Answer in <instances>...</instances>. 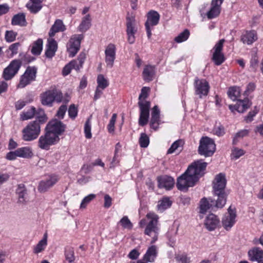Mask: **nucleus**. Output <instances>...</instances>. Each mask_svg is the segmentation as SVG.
I'll use <instances>...</instances> for the list:
<instances>
[{
  "instance_id": "30",
  "label": "nucleus",
  "mask_w": 263,
  "mask_h": 263,
  "mask_svg": "<svg viewBox=\"0 0 263 263\" xmlns=\"http://www.w3.org/2000/svg\"><path fill=\"white\" fill-rule=\"evenodd\" d=\"M44 0H30L26 4L28 9L33 13H36L42 8Z\"/></svg>"
},
{
  "instance_id": "26",
  "label": "nucleus",
  "mask_w": 263,
  "mask_h": 263,
  "mask_svg": "<svg viewBox=\"0 0 263 263\" xmlns=\"http://www.w3.org/2000/svg\"><path fill=\"white\" fill-rule=\"evenodd\" d=\"M58 49L57 42L51 37L49 38L46 45L45 51L46 57L48 58H52L54 56Z\"/></svg>"
},
{
  "instance_id": "11",
  "label": "nucleus",
  "mask_w": 263,
  "mask_h": 263,
  "mask_svg": "<svg viewBox=\"0 0 263 263\" xmlns=\"http://www.w3.org/2000/svg\"><path fill=\"white\" fill-rule=\"evenodd\" d=\"M83 37L84 36L82 34H74L70 37L67 45L69 56L73 57L77 53L80 49L81 42Z\"/></svg>"
},
{
  "instance_id": "14",
  "label": "nucleus",
  "mask_w": 263,
  "mask_h": 263,
  "mask_svg": "<svg viewBox=\"0 0 263 263\" xmlns=\"http://www.w3.org/2000/svg\"><path fill=\"white\" fill-rule=\"evenodd\" d=\"M194 88L195 95L201 98L208 95L210 85L206 80L196 78L194 81Z\"/></svg>"
},
{
  "instance_id": "22",
  "label": "nucleus",
  "mask_w": 263,
  "mask_h": 263,
  "mask_svg": "<svg viewBox=\"0 0 263 263\" xmlns=\"http://www.w3.org/2000/svg\"><path fill=\"white\" fill-rule=\"evenodd\" d=\"M139 106L140 110L139 124L143 126L148 122L150 106L148 104L144 105L141 103L140 106Z\"/></svg>"
},
{
  "instance_id": "3",
  "label": "nucleus",
  "mask_w": 263,
  "mask_h": 263,
  "mask_svg": "<svg viewBox=\"0 0 263 263\" xmlns=\"http://www.w3.org/2000/svg\"><path fill=\"white\" fill-rule=\"evenodd\" d=\"M37 114L36 120L30 122L22 130V138L25 141H31L36 139L41 133L40 124L47 120V117L43 109H40Z\"/></svg>"
},
{
  "instance_id": "38",
  "label": "nucleus",
  "mask_w": 263,
  "mask_h": 263,
  "mask_svg": "<svg viewBox=\"0 0 263 263\" xmlns=\"http://www.w3.org/2000/svg\"><path fill=\"white\" fill-rule=\"evenodd\" d=\"M85 59V54L84 53H81L79 54L77 60L71 61L70 63L73 69H74L78 71L82 67Z\"/></svg>"
},
{
  "instance_id": "15",
  "label": "nucleus",
  "mask_w": 263,
  "mask_h": 263,
  "mask_svg": "<svg viewBox=\"0 0 263 263\" xmlns=\"http://www.w3.org/2000/svg\"><path fill=\"white\" fill-rule=\"evenodd\" d=\"M236 211L230 206L228 210V213L224 215L222 219V224L224 229L229 231L232 228L236 222Z\"/></svg>"
},
{
  "instance_id": "17",
  "label": "nucleus",
  "mask_w": 263,
  "mask_h": 263,
  "mask_svg": "<svg viewBox=\"0 0 263 263\" xmlns=\"http://www.w3.org/2000/svg\"><path fill=\"white\" fill-rule=\"evenodd\" d=\"M21 63L16 60L12 61L9 66L6 68L3 72L4 78L9 80L12 78L18 71Z\"/></svg>"
},
{
  "instance_id": "18",
  "label": "nucleus",
  "mask_w": 263,
  "mask_h": 263,
  "mask_svg": "<svg viewBox=\"0 0 263 263\" xmlns=\"http://www.w3.org/2000/svg\"><path fill=\"white\" fill-rule=\"evenodd\" d=\"M58 180L55 175L48 176L45 179L40 181L38 186L39 191L41 193L47 191L57 182Z\"/></svg>"
},
{
  "instance_id": "6",
  "label": "nucleus",
  "mask_w": 263,
  "mask_h": 263,
  "mask_svg": "<svg viewBox=\"0 0 263 263\" xmlns=\"http://www.w3.org/2000/svg\"><path fill=\"white\" fill-rule=\"evenodd\" d=\"M216 150L214 141L208 137H202L200 140L198 152L201 155L210 157L213 155Z\"/></svg>"
},
{
  "instance_id": "44",
  "label": "nucleus",
  "mask_w": 263,
  "mask_h": 263,
  "mask_svg": "<svg viewBox=\"0 0 263 263\" xmlns=\"http://www.w3.org/2000/svg\"><path fill=\"white\" fill-rule=\"evenodd\" d=\"M35 114V108L31 107L26 111H24L20 115V118L22 121L27 120L33 118Z\"/></svg>"
},
{
  "instance_id": "7",
  "label": "nucleus",
  "mask_w": 263,
  "mask_h": 263,
  "mask_svg": "<svg viewBox=\"0 0 263 263\" xmlns=\"http://www.w3.org/2000/svg\"><path fill=\"white\" fill-rule=\"evenodd\" d=\"M126 21L127 41L130 44H133L135 42L136 34L138 32L139 25L134 16H127Z\"/></svg>"
},
{
  "instance_id": "57",
  "label": "nucleus",
  "mask_w": 263,
  "mask_h": 263,
  "mask_svg": "<svg viewBox=\"0 0 263 263\" xmlns=\"http://www.w3.org/2000/svg\"><path fill=\"white\" fill-rule=\"evenodd\" d=\"M68 111L69 117L72 119H75L78 115V109L74 104L69 106Z\"/></svg>"
},
{
  "instance_id": "1",
  "label": "nucleus",
  "mask_w": 263,
  "mask_h": 263,
  "mask_svg": "<svg viewBox=\"0 0 263 263\" xmlns=\"http://www.w3.org/2000/svg\"><path fill=\"white\" fill-rule=\"evenodd\" d=\"M206 166L207 163L202 160L193 162L185 173L178 178L177 188L180 191H183L194 186L199 178L204 174Z\"/></svg>"
},
{
  "instance_id": "23",
  "label": "nucleus",
  "mask_w": 263,
  "mask_h": 263,
  "mask_svg": "<svg viewBox=\"0 0 263 263\" xmlns=\"http://www.w3.org/2000/svg\"><path fill=\"white\" fill-rule=\"evenodd\" d=\"M258 39L257 34L254 30L245 31L241 35V41L248 45H252Z\"/></svg>"
},
{
  "instance_id": "8",
  "label": "nucleus",
  "mask_w": 263,
  "mask_h": 263,
  "mask_svg": "<svg viewBox=\"0 0 263 263\" xmlns=\"http://www.w3.org/2000/svg\"><path fill=\"white\" fill-rule=\"evenodd\" d=\"M160 20V15L156 11L151 10L147 14V20L145 23L146 34L149 40L152 36V30L154 26L158 25Z\"/></svg>"
},
{
  "instance_id": "12",
  "label": "nucleus",
  "mask_w": 263,
  "mask_h": 263,
  "mask_svg": "<svg viewBox=\"0 0 263 263\" xmlns=\"http://www.w3.org/2000/svg\"><path fill=\"white\" fill-rule=\"evenodd\" d=\"M60 140L55 136H51L46 132L40 136L38 140V146L42 149L48 150L51 145L57 143Z\"/></svg>"
},
{
  "instance_id": "55",
  "label": "nucleus",
  "mask_w": 263,
  "mask_h": 263,
  "mask_svg": "<svg viewBox=\"0 0 263 263\" xmlns=\"http://www.w3.org/2000/svg\"><path fill=\"white\" fill-rule=\"evenodd\" d=\"M17 33L13 31H6L5 32V39L8 42L14 41L16 38Z\"/></svg>"
},
{
  "instance_id": "10",
  "label": "nucleus",
  "mask_w": 263,
  "mask_h": 263,
  "mask_svg": "<svg viewBox=\"0 0 263 263\" xmlns=\"http://www.w3.org/2000/svg\"><path fill=\"white\" fill-rule=\"evenodd\" d=\"M224 42V39L220 40L216 43L211 50L212 60L216 65H221L225 60L224 54L222 52Z\"/></svg>"
},
{
  "instance_id": "40",
  "label": "nucleus",
  "mask_w": 263,
  "mask_h": 263,
  "mask_svg": "<svg viewBox=\"0 0 263 263\" xmlns=\"http://www.w3.org/2000/svg\"><path fill=\"white\" fill-rule=\"evenodd\" d=\"M149 91V88L147 87H143L141 90V93L139 97V106H140L141 103L144 105H146L148 104L149 106H150V102L148 101H145V99L147 98L148 96V93Z\"/></svg>"
},
{
  "instance_id": "31",
  "label": "nucleus",
  "mask_w": 263,
  "mask_h": 263,
  "mask_svg": "<svg viewBox=\"0 0 263 263\" xmlns=\"http://www.w3.org/2000/svg\"><path fill=\"white\" fill-rule=\"evenodd\" d=\"M248 256L251 261H261L263 258V250L258 248H254L248 251Z\"/></svg>"
},
{
  "instance_id": "24",
  "label": "nucleus",
  "mask_w": 263,
  "mask_h": 263,
  "mask_svg": "<svg viewBox=\"0 0 263 263\" xmlns=\"http://www.w3.org/2000/svg\"><path fill=\"white\" fill-rule=\"evenodd\" d=\"M158 252V247L156 245H152L147 248L143 259L146 262H154L157 256Z\"/></svg>"
},
{
  "instance_id": "47",
  "label": "nucleus",
  "mask_w": 263,
  "mask_h": 263,
  "mask_svg": "<svg viewBox=\"0 0 263 263\" xmlns=\"http://www.w3.org/2000/svg\"><path fill=\"white\" fill-rule=\"evenodd\" d=\"M97 82V87L101 88L102 90H104L109 85L108 80L102 74L98 75Z\"/></svg>"
},
{
  "instance_id": "36",
  "label": "nucleus",
  "mask_w": 263,
  "mask_h": 263,
  "mask_svg": "<svg viewBox=\"0 0 263 263\" xmlns=\"http://www.w3.org/2000/svg\"><path fill=\"white\" fill-rule=\"evenodd\" d=\"M172 204V201L168 197H164L160 200L157 204L158 211L161 212H163L166 209L169 208Z\"/></svg>"
},
{
  "instance_id": "13",
  "label": "nucleus",
  "mask_w": 263,
  "mask_h": 263,
  "mask_svg": "<svg viewBox=\"0 0 263 263\" xmlns=\"http://www.w3.org/2000/svg\"><path fill=\"white\" fill-rule=\"evenodd\" d=\"M36 67L34 66L28 67L23 75L21 77L18 85V87L24 88L30 84L31 82L34 81L36 77Z\"/></svg>"
},
{
  "instance_id": "42",
  "label": "nucleus",
  "mask_w": 263,
  "mask_h": 263,
  "mask_svg": "<svg viewBox=\"0 0 263 263\" xmlns=\"http://www.w3.org/2000/svg\"><path fill=\"white\" fill-rule=\"evenodd\" d=\"M13 25L24 26L26 25L25 16L24 14H18L14 15L11 21Z\"/></svg>"
},
{
  "instance_id": "41",
  "label": "nucleus",
  "mask_w": 263,
  "mask_h": 263,
  "mask_svg": "<svg viewBox=\"0 0 263 263\" xmlns=\"http://www.w3.org/2000/svg\"><path fill=\"white\" fill-rule=\"evenodd\" d=\"M250 130L247 129H243L239 130L234 135L233 137L232 144L236 145L240 140L248 136Z\"/></svg>"
},
{
  "instance_id": "25",
  "label": "nucleus",
  "mask_w": 263,
  "mask_h": 263,
  "mask_svg": "<svg viewBox=\"0 0 263 263\" xmlns=\"http://www.w3.org/2000/svg\"><path fill=\"white\" fill-rule=\"evenodd\" d=\"M158 186L159 188H164L167 190H171L174 185V179L173 178L163 176L158 178Z\"/></svg>"
},
{
  "instance_id": "19",
  "label": "nucleus",
  "mask_w": 263,
  "mask_h": 263,
  "mask_svg": "<svg viewBox=\"0 0 263 263\" xmlns=\"http://www.w3.org/2000/svg\"><path fill=\"white\" fill-rule=\"evenodd\" d=\"M204 224L210 231H213L220 226V220L218 217L214 214H210L206 216Z\"/></svg>"
},
{
  "instance_id": "50",
  "label": "nucleus",
  "mask_w": 263,
  "mask_h": 263,
  "mask_svg": "<svg viewBox=\"0 0 263 263\" xmlns=\"http://www.w3.org/2000/svg\"><path fill=\"white\" fill-rule=\"evenodd\" d=\"M96 197V195L94 194H90L85 197L81 203L80 208L82 209H85L87 204L93 200Z\"/></svg>"
},
{
  "instance_id": "59",
  "label": "nucleus",
  "mask_w": 263,
  "mask_h": 263,
  "mask_svg": "<svg viewBox=\"0 0 263 263\" xmlns=\"http://www.w3.org/2000/svg\"><path fill=\"white\" fill-rule=\"evenodd\" d=\"M256 86L253 83H250L247 86L246 90L244 92L245 96H248L255 89Z\"/></svg>"
},
{
  "instance_id": "61",
  "label": "nucleus",
  "mask_w": 263,
  "mask_h": 263,
  "mask_svg": "<svg viewBox=\"0 0 263 263\" xmlns=\"http://www.w3.org/2000/svg\"><path fill=\"white\" fill-rule=\"evenodd\" d=\"M19 46L20 44L18 43H14L10 46L9 50L11 52L10 54L11 57L17 54Z\"/></svg>"
},
{
  "instance_id": "27",
  "label": "nucleus",
  "mask_w": 263,
  "mask_h": 263,
  "mask_svg": "<svg viewBox=\"0 0 263 263\" xmlns=\"http://www.w3.org/2000/svg\"><path fill=\"white\" fill-rule=\"evenodd\" d=\"M92 17L90 14H87L81 18V22L78 27V31L81 32H85L91 26Z\"/></svg>"
},
{
  "instance_id": "32",
  "label": "nucleus",
  "mask_w": 263,
  "mask_h": 263,
  "mask_svg": "<svg viewBox=\"0 0 263 263\" xmlns=\"http://www.w3.org/2000/svg\"><path fill=\"white\" fill-rule=\"evenodd\" d=\"M155 73V67L152 65H146L144 68L142 76L143 80L147 82L153 80Z\"/></svg>"
},
{
  "instance_id": "35",
  "label": "nucleus",
  "mask_w": 263,
  "mask_h": 263,
  "mask_svg": "<svg viewBox=\"0 0 263 263\" xmlns=\"http://www.w3.org/2000/svg\"><path fill=\"white\" fill-rule=\"evenodd\" d=\"M16 193L18 196V200L20 203H24L26 200L27 191L24 184L18 185L16 190Z\"/></svg>"
},
{
  "instance_id": "49",
  "label": "nucleus",
  "mask_w": 263,
  "mask_h": 263,
  "mask_svg": "<svg viewBox=\"0 0 263 263\" xmlns=\"http://www.w3.org/2000/svg\"><path fill=\"white\" fill-rule=\"evenodd\" d=\"M139 142L141 147H147L149 143V137L145 133H141L139 138Z\"/></svg>"
},
{
  "instance_id": "16",
  "label": "nucleus",
  "mask_w": 263,
  "mask_h": 263,
  "mask_svg": "<svg viewBox=\"0 0 263 263\" xmlns=\"http://www.w3.org/2000/svg\"><path fill=\"white\" fill-rule=\"evenodd\" d=\"M105 62L106 66L112 68L116 59V47L115 44L110 43L106 46L105 49Z\"/></svg>"
},
{
  "instance_id": "4",
  "label": "nucleus",
  "mask_w": 263,
  "mask_h": 263,
  "mask_svg": "<svg viewBox=\"0 0 263 263\" xmlns=\"http://www.w3.org/2000/svg\"><path fill=\"white\" fill-rule=\"evenodd\" d=\"M226 179L224 174L220 173L216 176L213 182V192L217 198L215 200V206L217 208H223L226 203L227 194L225 192Z\"/></svg>"
},
{
  "instance_id": "52",
  "label": "nucleus",
  "mask_w": 263,
  "mask_h": 263,
  "mask_svg": "<svg viewBox=\"0 0 263 263\" xmlns=\"http://www.w3.org/2000/svg\"><path fill=\"white\" fill-rule=\"evenodd\" d=\"M245 153L244 150L237 147H234L232 150L231 158L233 159L236 160L243 156Z\"/></svg>"
},
{
  "instance_id": "34",
  "label": "nucleus",
  "mask_w": 263,
  "mask_h": 263,
  "mask_svg": "<svg viewBox=\"0 0 263 263\" xmlns=\"http://www.w3.org/2000/svg\"><path fill=\"white\" fill-rule=\"evenodd\" d=\"M251 105V102L248 98L243 100H238L236 103V109L238 112L242 113L248 109Z\"/></svg>"
},
{
  "instance_id": "58",
  "label": "nucleus",
  "mask_w": 263,
  "mask_h": 263,
  "mask_svg": "<svg viewBox=\"0 0 263 263\" xmlns=\"http://www.w3.org/2000/svg\"><path fill=\"white\" fill-rule=\"evenodd\" d=\"M67 110V106L65 105H61L57 113V116L60 119H63Z\"/></svg>"
},
{
  "instance_id": "20",
  "label": "nucleus",
  "mask_w": 263,
  "mask_h": 263,
  "mask_svg": "<svg viewBox=\"0 0 263 263\" xmlns=\"http://www.w3.org/2000/svg\"><path fill=\"white\" fill-rule=\"evenodd\" d=\"M223 0H212L211 7L206 13L209 19H212L218 16L220 12L221 5Z\"/></svg>"
},
{
  "instance_id": "48",
  "label": "nucleus",
  "mask_w": 263,
  "mask_h": 263,
  "mask_svg": "<svg viewBox=\"0 0 263 263\" xmlns=\"http://www.w3.org/2000/svg\"><path fill=\"white\" fill-rule=\"evenodd\" d=\"M190 36V32L187 29L184 30L175 38V41L180 43L186 41Z\"/></svg>"
},
{
  "instance_id": "39",
  "label": "nucleus",
  "mask_w": 263,
  "mask_h": 263,
  "mask_svg": "<svg viewBox=\"0 0 263 263\" xmlns=\"http://www.w3.org/2000/svg\"><path fill=\"white\" fill-rule=\"evenodd\" d=\"M43 42L42 39H39L32 43L31 49V53L34 55H40L43 49Z\"/></svg>"
},
{
  "instance_id": "28",
  "label": "nucleus",
  "mask_w": 263,
  "mask_h": 263,
  "mask_svg": "<svg viewBox=\"0 0 263 263\" xmlns=\"http://www.w3.org/2000/svg\"><path fill=\"white\" fill-rule=\"evenodd\" d=\"M66 29L65 25L61 20H56L50 28L49 32L50 37H53L55 34L59 32H63Z\"/></svg>"
},
{
  "instance_id": "45",
  "label": "nucleus",
  "mask_w": 263,
  "mask_h": 263,
  "mask_svg": "<svg viewBox=\"0 0 263 263\" xmlns=\"http://www.w3.org/2000/svg\"><path fill=\"white\" fill-rule=\"evenodd\" d=\"M183 142L181 140L175 141L167 151V154H173L176 151L180 152L183 147Z\"/></svg>"
},
{
  "instance_id": "43",
  "label": "nucleus",
  "mask_w": 263,
  "mask_h": 263,
  "mask_svg": "<svg viewBox=\"0 0 263 263\" xmlns=\"http://www.w3.org/2000/svg\"><path fill=\"white\" fill-rule=\"evenodd\" d=\"M240 94V87L237 86L231 87L228 91L229 97L233 101H235Z\"/></svg>"
},
{
  "instance_id": "56",
  "label": "nucleus",
  "mask_w": 263,
  "mask_h": 263,
  "mask_svg": "<svg viewBox=\"0 0 263 263\" xmlns=\"http://www.w3.org/2000/svg\"><path fill=\"white\" fill-rule=\"evenodd\" d=\"M52 91L54 92L53 95L54 101L57 102H61L65 101V100L63 99L62 93L60 90H58L55 88H53Z\"/></svg>"
},
{
  "instance_id": "51",
  "label": "nucleus",
  "mask_w": 263,
  "mask_h": 263,
  "mask_svg": "<svg viewBox=\"0 0 263 263\" xmlns=\"http://www.w3.org/2000/svg\"><path fill=\"white\" fill-rule=\"evenodd\" d=\"M91 125L90 119L88 118L86 121L84 125V134L86 138L90 139L92 137L91 134Z\"/></svg>"
},
{
  "instance_id": "63",
  "label": "nucleus",
  "mask_w": 263,
  "mask_h": 263,
  "mask_svg": "<svg viewBox=\"0 0 263 263\" xmlns=\"http://www.w3.org/2000/svg\"><path fill=\"white\" fill-rule=\"evenodd\" d=\"M151 118L160 119V110L156 105L152 109Z\"/></svg>"
},
{
  "instance_id": "5",
  "label": "nucleus",
  "mask_w": 263,
  "mask_h": 263,
  "mask_svg": "<svg viewBox=\"0 0 263 263\" xmlns=\"http://www.w3.org/2000/svg\"><path fill=\"white\" fill-rule=\"evenodd\" d=\"M146 218L149 222L145 228L144 234L152 238L151 243H154L157 240L159 233L158 216L154 213L149 212L147 214Z\"/></svg>"
},
{
  "instance_id": "2",
  "label": "nucleus",
  "mask_w": 263,
  "mask_h": 263,
  "mask_svg": "<svg viewBox=\"0 0 263 263\" xmlns=\"http://www.w3.org/2000/svg\"><path fill=\"white\" fill-rule=\"evenodd\" d=\"M206 166L207 163L202 160L193 162L185 173L178 178L177 188L180 191H183L194 186L199 178L204 174Z\"/></svg>"
},
{
  "instance_id": "60",
  "label": "nucleus",
  "mask_w": 263,
  "mask_h": 263,
  "mask_svg": "<svg viewBox=\"0 0 263 263\" xmlns=\"http://www.w3.org/2000/svg\"><path fill=\"white\" fill-rule=\"evenodd\" d=\"M213 133L218 136H221L224 134V129L222 126H215L213 129Z\"/></svg>"
},
{
  "instance_id": "33",
  "label": "nucleus",
  "mask_w": 263,
  "mask_h": 263,
  "mask_svg": "<svg viewBox=\"0 0 263 263\" xmlns=\"http://www.w3.org/2000/svg\"><path fill=\"white\" fill-rule=\"evenodd\" d=\"M48 235L45 233L42 239L33 247V253L39 254L43 251L47 246Z\"/></svg>"
},
{
  "instance_id": "37",
  "label": "nucleus",
  "mask_w": 263,
  "mask_h": 263,
  "mask_svg": "<svg viewBox=\"0 0 263 263\" xmlns=\"http://www.w3.org/2000/svg\"><path fill=\"white\" fill-rule=\"evenodd\" d=\"M16 152L18 157L23 158H29L33 155L32 149L29 146L18 148L16 149Z\"/></svg>"
},
{
  "instance_id": "54",
  "label": "nucleus",
  "mask_w": 263,
  "mask_h": 263,
  "mask_svg": "<svg viewBox=\"0 0 263 263\" xmlns=\"http://www.w3.org/2000/svg\"><path fill=\"white\" fill-rule=\"evenodd\" d=\"M117 119V114H114L107 125V129L109 133H114L115 130V124Z\"/></svg>"
},
{
  "instance_id": "64",
  "label": "nucleus",
  "mask_w": 263,
  "mask_h": 263,
  "mask_svg": "<svg viewBox=\"0 0 263 263\" xmlns=\"http://www.w3.org/2000/svg\"><path fill=\"white\" fill-rule=\"evenodd\" d=\"M160 124V119H151L150 126L152 128L156 130L158 128Z\"/></svg>"
},
{
  "instance_id": "21",
  "label": "nucleus",
  "mask_w": 263,
  "mask_h": 263,
  "mask_svg": "<svg viewBox=\"0 0 263 263\" xmlns=\"http://www.w3.org/2000/svg\"><path fill=\"white\" fill-rule=\"evenodd\" d=\"M215 206V200H213L211 198H203L199 203V213L200 217L203 218V214H205L209 210L212 206Z\"/></svg>"
},
{
  "instance_id": "46",
  "label": "nucleus",
  "mask_w": 263,
  "mask_h": 263,
  "mask_svg": "<svg viewBox=\"0 0 263 263\" xmlns=\"http://www.w3.org/2000/svg\"><path fill=\"white\" fill-rule=\"evenodd\" d=\"M65 257L69 263L73 262L75 260L74 249L72 247H67L65 249Z\"/></svg>"
},
{
  "instance_id": "9",
  "label": "nucleus",
  "mask_w": 263,
  "mask_h": 263,
  "mask_svg": "<svg viewBox=\"0 0 263 263\" xmlns=\"http://www.w3.org/2000/svg\"><path fill=\"white\" fill-rule=\"evenodd\" d=\"M65 129V125L60 121L54 119L50 121L46 125L45 131L51 136H55L59 138Z\"/></svg>"
},
{
  "instance_id": "29",
  "label": "nucleus",
  "mask_w": 263,
  "mask_h": 263,
  "mask_svg": "<svg viewBox=\"0 0 263 263\" xmlns=\"http://www.w3.org/2000/svg\"><path fill=\"white\" fill-rule=\"evenodd\" d=\"M52 89L48 90L41 95V101L43 105L50 106L54 101Z\"/></svg>"
},
{
  "instance_id": "62",
  "label": "nucleus",
  "mask_w": 263,
  "mask_h": 263,
  "mask_svg": "<svg viewBox=\"0 0 263 263\" xmlns=\"http://www.w3.org/2000/svg\"><path fill=\"white\" fill-rule=\"evenodd\" d=\"M177 259L178 260L181 261L182 263L190 262V258L187 257V255L184 254L178 255L177 256Z\"/></svg>"
},
{
  "instance_id": "53",
  "label": "nucleus",
  "mask_w": 263,
  "mask_h": 263,
  "mask_svg": "<svg viewBox=\"0 0 263 263\" xmlns=\"http://www.w3.org/2000/svg\"><path fill=\"white\" fill-rule=\"evenodd\" d=\"M119 224H120L122 227L124 229H130L132 228L133 224L127 216H124L119 222Z\"/></svg>"
}]
</instances>
